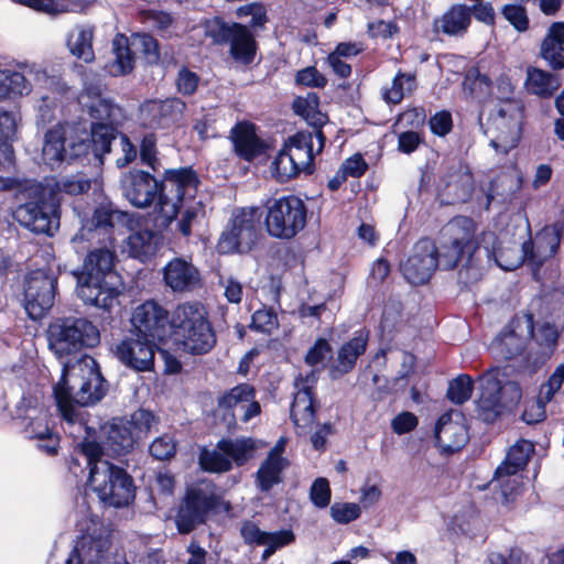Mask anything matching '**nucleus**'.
<instances>
[{"mask_svg":"<svg viewBox=\"0 0 564 564\" xmlns=\"http://www.w3.org/2000/svg\"><path fill=\"white\" fill-rule=\"evenodd\" d=\"M50 351L62 364V376L54 386L56 404L66 417H73V409L68 403L67 391L64 389L69 367L79 359L78 354L85 348H94L100 341V333L93 322L82 317H64L54 319L46 330Z\"/></svg>","mask_w":564,"mask_h":564,"instance_id":"1","label":"nucleus"},{"mask_svg":"<svg viewBox=\"0 0 564 564\" xmlns=\"http://www.w3.org/2000/svg\"><path fill=\"white\" fill-rule=\"evenodd\" d=\"M198 180L191 169L166 171L159 195L160 226L171 224L183 209L178 229L184 236L191 235L193 221L203 213V204L196 200Z\"/></svg>","mask_w":564,"mask_h":564,"instance_id":"2","label":"nucleus"},{"mask_svg":"<svg viewBox=\"0 0 564 564\" xmlns=\"http://www.w3.org/2000/svg\"><path fill=\"white\" fill-rule=\"evenodd\" d=\"M115 253L108 247L90 251L77 280V295L85 304L110 310L120 294L119 276L113 271Z\"/></svg>","mask_w":564,"mask_h":564,"instance_id":"3","label":"nucleus"},{"mask_svg":"<svg viewBox=\"0 0 564 564\" xmlns=\"http://www.w3.org/2000/svg\"><path fill=\"white\" fill-rule=\"evenodd\" d=\"M80 447L89 467L88 487L109 507L129 506L134 499L132 478L122 468L99 457L98 443L87 440Z\"/></svg>","mask_w":564,"mask_h":564,"instance_id":"4","label":"nucleus"},{"mask_svg":"<svg viewBox=\"0 0 564 564\" xmlns=\"http://www.w3.org/2000/svg\"><path fill=\"white\" fill-rule=\"evenodd\" d=\"M170 324L175 345L185 352L206 354L216 344L207 310L200 303L186 302L177 305Z\"/></svg>","mask_w":564,"mask_h":564,"instance_id":"5","label":"nucleus"},{"mask_svg":"<svg viewBox=\"0 0 564 564\" xmlns=\"http://www.w3.org/2000/svg\"><path fill=\"white\" fill-rule=\"evenodd\" d=\"M70 372L66 377L64 389L67 391L68 403L73 409V417L68 419L61 409L63 419L69 424L80 423L82 419L74 403L78 405H90L105 394L106 388L98 365L89 356L80 357L77 362L69 367ZM57 408H59L57 405Z\"/></svg>","mask_w":564,"mask_h":564,"instance_id":"6","label":"nucleus"},{"mask_svg":"<svg viewBox=\"0 0 564 564\" xmlns=\"http://www.w3.org/2000/svg\"><path fill=\"white\" fill-rule=\"evenodd\" d=\"M500 369H491L479 378L480 394L476 402L479 419L494 422L521 399V389L514 381L505 379Z\"/></svg>","mask_w":564,"mask_h":564,"instance_id":"7","label":"nucleus"},{"mask_svg":"<svg viewBox=\"0 0 564 564\" xmlns=\"http://www.w3.org/2000/svg\"><path fill=\"white\" fill-rule=\"evenodd\" d=\"M324 143L325 137L319 130L296 133L274 158L271 165L273 176L285 182L302 171H310L315 153L322 151Z\"/></svg>","mask_w":564,"mask_h":564,"instance_id":"8","label":"nucleus"},{"mask_svg":"<svg viewBox=\"0 0 564 564\" xmlns=\"http://www.w3.org/2000/svg\"><path fill=\"white\" fill-rule=\"evenodd\" d=\"M476 225L464 216L449 220L440 231L436 246L441 268L453 269L465 256H470L479 245L476 238Z\"/></svg>","mask_w":564,"mask_h":564,"instance_id":"9","label":"nucleus"},{"mask_svg":"<svg viewBox=\"0 0 564 564\" xmlns=\"http://www.w3.org/2000/svg\"><path fill=\"white\" fill-rule=\"evenodd\" d=\"M306 225L304 202L293 195L269 199L265 204L264 226L271 237L291 239Z\"/></svg>","mask_w":564,"mask_h":564,"instance_id":"10","label":"nucleus"},{"mask_svg":"<svg viewBox=\"0 0 564 564\" xmlns=\"http://www.w3.org/2000/svg\"><path fill=\"white\" fill-rule=\"evenodd\" d=\"M260 217L257 207L235 209L218 239L217 251L221 254L251 251L258 241Z\"/></svg>","mask_w":564,"mask_h":564,"instance_id":"11","label":"nucleus"},{"mask_svg":"<svg viewBox=\"0 0 564 564\" xmlns=\"http://www.w3.org/2000/svg\"><path fill=\"white\" fill-rule=\"evenodd\" d=\"M219 501L216 486L212 481L203 480L188 487L175 514L178 532L189 533L203 523L208 513L218 507Z\"/></svg>","mask_w":564,"mask_h":564,"instance_id":"12","label":"nucleus"},{"mask_svg":"<svg viewBox=\"0 0 564 564\" xmlns=\"http://www.w3.org/2000/svg\"><path fill=\"white\" fill-rule=\"evenodd\" d=\"M522 110L516 100H503L490 113L486 134L496 152L508 153L521 137Z\"/></svg>","mask_w":564,"mask_h":564,"instance_id":"13","label":"nucleus"},{"mask_svg":"<svg viewBox=\"0 0 564 564\" xmlns=\"http://www.w3.org/2000/svg\"><path fill=\"white\" fill-rule=\"evenodd\" d=\"M109 532L98 518L90 519L66 564H127L121 557H109Z\"/></svg>","mask_w":564,"mask_h":564,"instance_id":"14","label":"nucleus"},{"mask_svg":"<svg viewBox=\"0 0 564 564\" xmlns=\"http://www.w3.org/2000/svg\"><path fill=\"white\" fill-rule=\"evenodd\" d=\"M89 144L77 135V129L69 124H58L46 132L42 149L44 163L51 167L64 161L88 154Z\"/></svg>","mask_w":564,"mask_h":564,"instance_id":"15","label":"nucleus"},{"mask_svg":"<svg viewBox=\"0 0 564 564\" xmlns=\"http://www.w3.org/2000/svg\"><path fill=\"white\" fill-rule=\"evenodd\" d=\"M115 61L108 66L112 76L130 73L134 67V56L143 54L149 62L159 58L158 42L149 34L135 33L130 37L118 34L112 41Z\"/></svg>","mask_w":564,"mask_h":564,"instance_id":"16","label":"nucleus"},{"mask_svg":"<svg viewBox=\"0 0 564 564\" xmlns=\"http://www.w3.org/2000/svg\"><path fill=\"white\" fill-rule=\"evenodd\" d=\"M28 77L35 80L41 87L50 89L53 94L61 90L59 79L56 76L48 75L40 65L26 64L23 66V73L0 69V98L29 93Z\"/></svg>","mask_w":564,"mask_h":564,"instance_id":"17","label":"nucleus"},{"mask_svg":"<svg viewBox=\"0 0 564 564\" xmlns=\"http://www.w3.org/2000/svg\"><path fill=\"white\" fill-rule=\"evenodd\" d=\"M52 194L51 184L41 188V197L37 202H29L19 206L14 213L17 220L24 227L35 232L50 234L57 226L56 208L57 199L51 195L46 202V192Z\"/></svg>","mask_w":564,"mask_h":564,"instance_id":"18","label":"nucleus"},{"mask_svg":"<svg viewBox=\"0 0 564 564\" xmlns=\"http://www.w3.org/2000/svg\"><path fill=\"white\" fill-rule=\"evenodd\" d=\"M56 278L43 271L32 272L25 282L24 308L32 319L43 317L55 300Z\"/></svg>","mask_w":564,"mask_h":564,"instance_id":"19","label":"nucleus"},{"mask_svg":"<svg viewBox=\"0 0 564 564\" xmlns=\"http://www.w3.org/2000/svg\"><path fill=\"white\" fill-rule=\"evenodd\" d=\"M533 327L531 314L516 316L509 326L491 341V352L502 359H511L519 355L525 341L533 336Z\"/></svg>","mask_w":564,"mask_h":564,"instance_id":"20","label":"nucleus"},{"mask_svg":"<svg viewBox=\"0 0 564 564\" xmlns=\"http://www.w3.org/2000/svg\"><path fill=\"white\" fill-rule=\"evenodd\" d=\"M437 267H441V261L436 245L430 239H422L415 243L401 270L410 283L423 284L430 280Z\"/></svg>","mask_w":564,"mask_h":564,"instance_id":"21","label":"nucleus"},{"mask_svg":"<svg viewBox=\"0 0 564 564\" xmlns=\"http://www.w3.org/2000/svg\"><path fill=\"white\" fill-rule=\"evenodd\" d=\"M317 382V372L311 370L295 381L296 392L291 408V417L299 434H306L315 421V399L313 389Z\"/></svg>","mask_w":564,"mask_h":564,"instance_id":"22","label":"nucleus"},{"mask_svg":"<svg viewBox=\"0 0 564 564\" xmlns=\"http://www.w3.org/2000/svg\"><path fill=\"white\" fill-rule=\"evenodd\" d=\"M154 340L142 337H128L116 344L113 354L126 367L135 371H151L155 356Z\"/></svg>","mask_w":564,"mask_h":564,"instance_id":"23","label":"nucleus"},{"mask_svg":"<svg viewBox=\"0 0 564 564\" xmlns=\"http://www.w3.org/2000/svg\"><path fill=\"white\" fill-rule=\"evenodd\" d=\"M131 325L138 336L161 341L166 335L167 312L159 303L147 301L133 310Z\"/></svg>","mask_w":564,"mask_h":564,"instance_id":"24","label":"nucleus"},{"mask_svg":"<svg viewBox=\"0 0 564 564\" xmlns=\"http://www.w3.org/2000/svg\"><path fill=\"white\" fill-rule=\"evenodd\" d=\"M481 243H485L488 257H494L496 263L503 270L511 271L519 268L523 261H527V242L507 240L506 235L499 238L496 246L494 234H484Z\"/></svg>","mask_w":564,"mask_h":564,"instance_id":"25","label":"nucleus"},{"mask_svg":"<svg viewBox=\"0 0 564 564\" xmlns=\"http://www.w3.org/2000/svg\"><path fill=\"white\" fill-rule=\"evenodd\" d=\"M122 217L118 212L107 209L105 207L97 208L91 217L90 223L82 226L79 231L74 236L72 242L75 248L86 240L104 241L111 247L115 241V224Z\"/></svg>","mask_w":564,"mask_h":564,"instance_id":"26","label":"nucleus"},{"mask_svg":"<svg viewBox=\"0 0 564 564\" xmlns=\"http://www.w3.org/2000/svg\"><path fill=\"white\" fill-rule=\"evenodd\" d=\"M122 191L131 205L144 208L151 205L159 192L162 194V185L150 173L134 170L122 178Z\"/></svg>","mask_w":564,"mask_h":564,"instance_id":"27","label":"nucleus"},{"mask_svg":"<svg viewBox=\"0 0 564 564\" xmlns=\"http://www.w3.org/2000/svg\"><path fill=\"white\" fill-rule=\"evenodd\" d=\"M435 437L437 445L445 452L460 449L468 441L463 413L457 410L444 413L436 423Z\"/></svg>","mask_w":564,"mask_h":564,"instance_id":"28","label":"nucleus"},{"mask_svg":"<svg viewBox=\"0 0 564 564\" xmlns=\"http://www.w3.org/2000/svg\"><path fill=\"white\" fill-rule=\"evenodd\" d=\"M219 408L242 422H248L257 416L260 411V404L254 400V390L251 386L243 383L232 388L219 401Z\"/></svg>","mask_w":564,"mask_h":564,"instance_id":"29","label":"nucleus"},{"mask_svg":"<svg viewBox=\"0 0 564 564\" xmlns=\"http://www.w3.org/2000/svg\"><path fill=\"white\" fill-rule=\"evenodd\" d=\"M184 110L185 104L178 98L150 100L140 108L143 124L150 128H169L178 121Z\"/></svg>","mask_w":564,"mask_h":564,"instance_id":"30","label":"nucleus"},{"mask_svg":"<svg viewBox=\"0 0 564 564\" xmlns=\"http://www.w3.org/2000/svg\"><path fill=\"white\" fill-rule=\"evenodd\" d=\"M163 280L174 292H185L199 285L200 273L189 259L176 257L163 268Z\"/></svg>","mask_w":564,"mask_h":564,"instance_id":"31","label":"nucleus"},{"mask_svg":"<svg viewBox=\"0 0 564 564\" xmlns=\"http://www.w3.org/2000/svg\"><path fill=\"white\" fill-rule=\"evenodd\" d=\"M564 382V364H560L546 383L540 388L536 400L528 402L522 419L528 424L541 422L545 417V404L550 402Z\"/></svg>","mask_w":564,"mask_h":564,"instance_id":"32","label":"nucleus"},{"mask_svg":"<svg viewBox=\"0 0 564 564\" xmlns=\"http://www.w3.org/2000/svg\"><path fill=\"white\" fill-rule=\"evenodd\" d=\"M561 241V229L557 226H546L540 230L532 241L527 243V262L539 268L551 259L557 251Z\"/></svg>","mask_w":564,"mask_h":564,"instance_id":"33","label":"nucleus"},{"mask_svg":"<svg viewBox=\"0 0 564 564\" xmlns=\"http://www.w3.org/2000/svg\"><path fill=\"white\" fill-rule=\"evenodd\" d=\"M135 442L131 424L124 419L113 420L110 424L104 426V438L102 446L99 445V457L105 452L110 455H123L133 447Z\"/></svg>","mask_w":564,"mask_h":564,"instance_id":"34","label":"nucleus"},{"mask_svg":"<svg viewBox=\"0 0 564 564\" xmlns=\"http://www.w3.org/2000/svg\"><path fill=\"white\" fill-rule=\"evenodd\" d=\"M369 333L361 329L338 348L336 358L330 366L333 377L343 376L354 369L357 359L366 351Z\"/></svg>","mask_w":564,"mask_h":564,"instance_id":"35","label":"nucleus"},{"mask_svg":"<svg viewBox=\"0 0 564 564\" xmlns=\"http://www.w3.org/2000/svg\"><path fill=\"white\" fill-rule=\"evenodd\" d=\"M241 535L249 544L265 546L262 558L268 560L278 549L288 545L294 541V534L290 530L278 532L261 531L254 523L246 522L241 528Z\"/></svg>","mask_w":564,"mask_h":564,"instance_id":"36","label":"nucleus"},{"mask_svg":"<svg viewBox=\"0 0 564 564\" xmlns=\"http://www.w3.org/2000/svg\"><path fill=\"white\" fill-rule=\"evenodd\" d=\"M533 451L534 445L530 441L521 440L512 445L506 459L496 469L498 479L503 481V485H508L509 480L516 484L518 481V473L527 466Z\"/></svg>","mask_w":564,"mask_h":564,"instance_id":"37","label":"nucleus"},{"mask_svg":"<svg viewBox=\"0 0 564 564\" xmlns=\"http://www.w3.org/2000/svg\"><path fill=\"white\" fill-rule=\"evenodd\" d=\"M161 242L162 238L160 234L148 229H140L128 236L124 251H127L130 257L147 261L156 253Z\"/></svg>","mask_w":564,"mask_h":564,"instance_id":"38","label":"nucleus"},{"mask_svg":"<svg viewBox=\"0 0 564 564\" xmlns=\"http://www.w3.org/2000/svg\"><path fill=\"white\" fill-rule=\"evenodd\" d=\"M264 445L260 440L246 436L220 440V448L227 453L231 460V467L234 465L238 467L245 465L254 458L257 452Z\"/></svg>","mask_w":564,"mask_h":564,"instance_id":"39","label":"nucleus"},{"mask_svg":"<svg viewBox=\"0 0 564 564\" xmlns=\"http://www.w3.org/2000/svg\"><path fill=\"white\" fill-rule=\"evenodd\" d=\"M232 141L237 153L250 161L260 155L264 145L256 133V127L249 122L238 123L232 130Z\"/></svg>","mask_w":564,"mask_h":564,"instance_id":"40","label":"nucleus"},{"mask_svg":"<svg viewBox=\"0 0 564 564\" xmlns=\"http://www.w3.org/2000/svg\"><path fill=\"white\" fill-rule=\"evenodd\" d=\"M542 57L553 67H564V22L550 25L541 45Z\"/></svg>","mask_w":564,"mask_h":564,"instance_id":"41","label":"nucleus"},{"mask_svg":"<svg viewBox=\"0 0 564 564\" xmlns=\"http://www.w3.org/2000/svg\"><path fill=\"white\" fill-rule=\"evenodd\" d=\"M227 43L230 44V54L236 61L245 64L252 62L257 45L247 26L231 23L230 36H228Z\"/></svg>","mask_w":564,"mask_h":564,"instance_id":"42","label":"nucleus"},{"mask_svg":"<svg viewBox=\"0 0 564 564\" xmlns=\"http://www.w3.org/2000/svg\"><path fill=\"white\" fill-rule=\"evenodd\" d=\"M471 21V9L465 4L453 6L434 23L435 29L448 35L465 33Z\"/></svg>","mask_w":564,"mask_h":564,"instance_id":"43","label":"nucleus"},{"mask_svg":"<svg viewBox=\"0 0 564 564\" xmlns=\"http://www.w3.org/2000/svg\"><path fill=\"white\" fill-rule=\"evenodd\" d=\"M86 140L94 152V156L102 162V156L110 152V145L117 141L113 127L108 122H91V139L88 140L87 133L84 131L78 134Z\"/></svg>","mask_w":564,"mask_h":564,"instance_id":"44","label":"nucleus"},{"mask_svg":"<svg viewBox=\"0 0 564 564\" xmlns=\"http://www.w3.org/2000/svg\"><path fill=\"white\" fill-rule=\"evenodd\" d=\"M94 30L88 25H76L67 36L69 52L86 63L94 61L93 50Z\"/></svg>","mask_w":564,"mask_h":564,"instance_id":"45","label":"nucleus"},{"mask_svg":"<svg viewBox=\"0 0 564 564\" xmlns=\"http://www.w3.org/2000/svg\"><path fill=\"white\" fill-rule=\"evenodd\" d=\"M560 87L557 77L536 67L527 69L525 88L539 97H550Z\"/></svg>","mask_w":564,"mask_h":564,"instance_id":"46","label":"nucleus"},{"mask_svg":"<svg viewBox=\"0 0 564 564\" xmlns=\"http://www.w3.org/2000/svg\"><path fill=\"white\" fill-rule=\"evenodd\" d=\"M79 104L86 108L93 122H108L117 111L109 100L104 98L99 93L86 91L79 97Z\"/></svg>","mask_w":564,"mask_h":564,"instance_id":"47","label":"nucleus"},{"mask_svg":"<svg viewBox=\"0 0 564 564\" xmlns=\"http://www.w3.org/2000/svg\"><path fill=\"white\" fill-rule=\"evenodd\" d=\"M294 111L301 116L308 124L321 131V127L326 123L327 117L318 109V97L315 94H307L305 97H299L293 104Z\"/></svg>","mask_w":564,"mask_h":564,"instance_id":"48","label":"nucleus"},{"mask_svg":"<svg viewBox=\"0 0 564 564\" xmlns=\"http://www.w3.org/2000/svg\"><path fill=\"white\" fill-rule=\"evenodd\" d=\"M286 459L267 457L257 471V481L262 491L270 490L281 481V473L286 467Z\"/></svg>","mask_w":564,"mask_h":564,"instance_id":"49","label":"nucleus"},{"mask_svg":"<svg viewBox=\"0 0 564 564\" xmlns=\"http://www.w3.org/2000/svg\"><path fill=\"white\" fill-rule=\"evenodd\" d=\"M415 88V77L410 73H398L390 87L382 89V98L388 104H399Z\"/></svg>","mask_w":564,"mask_h":564,"instance_id":"50","label":"nucleus"},{"mask_svg":"<svg viewBox=\"0 0 564 564\" xmlns=\"http://www.w3.org/2000/svg\"><path fill=\"white\" fill-rule=\"evenodd\" d=\"M199 465L209 473H226L232 468L227 453L220 448V441L214 448H204L200 452Z\"/></svg>","mask_w":564,"mask_h":564,"instance_id":"51","label":"nucleus"},{"mask_svg":"<svg viewBox=\"0 0 564 564\" xmlns=\"http://www.w3.org/2000/svg\"><path fill=\"white\" fill-rule=\"evenodd\" d=\"M536 343L543 348V356L540 364H543L554 351L556 346L558 330L556 326L551 325L549 323L542 324L536 334L534 335Z\"/></svg>","mask_w":564,"mask_h":564,"instance_id":"52","label":"nucleus"},{"mask_svg":"<svg viewBox=\"0 0 564 564\" xmlns=\"http://www.w3.org/2000/svg\"><path fill=\"white\" fill-rule=\"evenodd\" d=\"M127 421L131 424L135 441L145 436L158 423L154 414L143 409L132 413L130 420Z\"/></svg>","mask_w":564,"mask_h":564,"instance_id":"53","label":"nucleus"},{"mask_svg":"<svg viewBox=\"0 0 564 564\" xmlns=\"http://www.w3.org/2000/svg\"><path fill=\"white\" fill-rule=\"evenodd\" d=\"M473 391V381L469 376H459L454 379L448 387L447 395L455 403L467 401Z\"/></svg>","mask_w":564,"mask_h":564,"instance_id":"54","label":"nucleus"},{"mask_svg":"<svg viewBox=\"0 0 564 564\" xmlns=\"http://www.w3.org/2000/svg\"><path fill=\"white\" fill-rule=\"evenodd\" d=\"M360 507L354 502H335L330 507V517L340 524H347L360 516Z\"/></svg>","mask_w":564,"mask_h":564,"instance_id":"55","label":"nucleus"},{"mask_svg":"<svg viewBox=\"0 0 564 564\" xmlns=\"http://www.w3.org/2000/svg\"><path fill=\"white\" fill-rule=\"evenodd\" d=\"M203 28L205 35L210 37L213 42L217 44L227 43L228 36H230L231 24L225 23L218 18L205 21Z\"/></svg>","mask_w":564,"mask_h":564,"instance_id":"56","label":"nucleus"},{"mask_svg":"<svg viewBox=\"0 0 564 564\" xmlns=\"http://www.w3.org/2000/svg\"><path fill=\"white\" fill-rule=\"evenodd\" d=\"M279 326L276 314L271 308L258 310L252 315L251 327L271 334Z\"/></svg>","mask_w":564,"mask_h":564,"instance_id":"57","label":"nucleus"},{"mask_svg":"<svg viewBox=\"0 0 564 564\" xmlns=\"http://www.w3.org/2000/svg\"><path fill=\"white\" fill-rule=\"evenodd\" d=\"M505 19L519 32L529 28V18L524 7L519 4H506L502 8Z\"/></svg>","mask_w":564,"mask_h":564,"instance_id":"58","label":"nucleus"},{"mask_svg":"<svg viewBox=\"0 0 564 564\" xmlns=\"http://www.w3.org/2000/svg\"><path fill=\"white\" fill-rule=\"evenodd\" d=\"M150 452L156 459H169L176 452V442L171 435L160 436L152 442Z\"/></svg>","mask_w":564,"mask_h":564,"instance_id":"59","label":"nucleus"},{"mask_svg":"<svg viewBox=\"0 0 564 564\" xmlns=\"http://www.w3.org/2000/svg\"><path fill=\"white\" fill-rule=\"evenodd\" d=\"M330 488L329 482L326 478H317L310 491V498L314 506L317 508H325L329 505L330 501Z\"/></svg>","mask_w":564,"mask_h":564,"instance_id":"60","label":"nucleus"},{"mask_svg":"<svg viewBox=\"0 0 564 564\" xmlns=\"http://www.w3.org/2000/svg\"><path fill=\"white\" fill-rule=\"evenodd\" d=\"M330 351L332 347L329 343L324 338H319L307 350L305 356V362L312 367L318 366L325 361V359L329 356Z\"/></svg>","mask_w":564,"mask_h":564,"instance_id":"61","label":"nucleus"},{"mask_svg":"<svg viewBox=\"0 0 564 564\" xmlns=\"http://www.w3.org/2000/svg\"><path fill=\"white\" fill-rule=\"evenodd\" d=\"M296 83L304 86L322 88L327 80L315 67H306L296 74Z\"/></svg>","mask_w":564,"mask_h":564,"instance_id":"62","label":"nucleus"},{"mask_svg":"<svg viewBox=\"0 0 564 564\" xmlns=\"http://www.w3.org/2000/svg\"><path fill=\"white\" fill-rule=\"evenodd\" d=\"M490 564H529L528 556L519 549H512L508 553H492Z\"/></svg>","mask_w":564,"mask_h":564,"instance_id":"63","label":"nucleus"},{"mask_svg":"<svg viewBox=\"0 0 564 564\" xmlns=\"http://www.w3.org/2000/svg\"><path fill=\"white\" fill-rule=\"evenodd\" d=\"M26 433L29 437L42 440L46 438L47 436L54 434L51 431V427L48 425L47 419L44 414H41L33 419L29 425L26 426Z\"/></svg>","mask_w":564,"mask_h":564,"instance_id":"64","label":"nucleus"}]
</instances>
